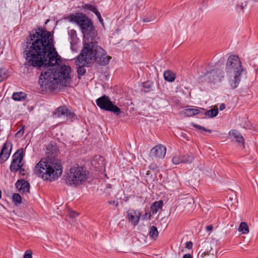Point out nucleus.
<instances>
[{
	"label": "nucleus",
	"instance_id": "6ab92c4d",
	"mask_svg": "<svg viewBox=\"0 0 258 258\" xmlns=\"http://www.w3.org/2000/svg\"><path fill=\"white\" fill-rule=\"evenodd\" d=\"M164 79L169 82H172L175 79V75L170 71H165L163 74Z\"/></svg>",
	"mask_w": 258,
	"mask_h": 258
},
{
	"label": "nucleus",
	"instance_id": "a211bd4d",
	"mask_svg": "<svg viewBox=\"0 0 258 258\" xmlns=\"http://www.w3.org/2000/svg\"><path fill=\"white\" fill-rule=\"evenodd\" d=\"M27 95L23 92H19L14 93L12 95V98L15 101H23L26 99Z\"/></svg>",
	"mask_w": 258,
	"mask_h": 258
},
{
	"label": "nucleus",
	"instance_id": "393cba45",
	"mask_svg": "<svg viewBox=\"0 0 258 258\" xmlns=\"http://www.w3.org/2000/svg\"><path fill=\"white\" fill-rule=\"evenodd\" d=\"M181 158L182 162L186 164L190 163L194 160V157L188 155L181 156Z\"/></svg>",
	"mask_w": 258,
	"mask_h": 258
},
{
	"label": "nucleus",
	"instance_id": "f704fd0d",
	"mask_svg": "<svg viewBox=\"0 0 258 258\" xmlns=\"http://www.w3.org/2000/svg\"><path fill=\"white\" fill-rule=\"evenodd\" d=\"M185 247L188 249H191L192 247V243L191 241H188L185 243Z\"/></svg>",
	"mask_w": 258,
	"mask_h": 258
},
{
	"label": "nucleus",
	"instance_id": "58836bf2",
	"mask_svg": "<svg viewBox=\"0 0 258 258\" xmlns=\"http://www.w3.org/2000/svg\"><path fill=\"white\" fill-rule=\"evenodd\" d=\"M213 229V226L212 225H208L206 227V230L209 231H212Z\"/></svg>",
	"mask_w": 258,
	"mask_h": 258
},
{
	"label": "nucleus",
	"instance_id": "1a4fd4ad",
	"mask_svg": "<svg viewBox=\"0 0 258 258\" xmlns=\"http://www.w3.org/2000/svg\"><path fill=\"white\" fill-rule=\"evenodd\" d=\"M23 159V149L20 148L13 155V160L10 166V171L16 172L20 170L22 172V167L23 166L22 160Z\"/></svg>",
	"mask_w": 258,
	"mask_h": 258
},
{
	"label": "nucleus",
	"instance_id": "e433bc0d",
	"mask_svg": "<svg viewBox=\"0 0 258 258\" xmlns=\"http://www.w3.org/2000/svg\"><path fill=\"white\" fill-rule=\"evenodd\" d=\"M143 87L145 88H150V82H145L143 83Z\"/></svg>",
	"mask_w": 258,
	"mask_h": 258
},
{
	"label": "nucleus",
	"instance_id": "0eeeda50",
	"mask_svg": "<svg viewBox=\"0 0 258 258\" xmlns=\"http://www.w3.org/2000/svg\"><path fill=\"white\" fill-rule=\"evenodd\" d=\"M66 177L67 184L79 185L86 180L87 178V171L82 166L76 165L71 167Z\"/></svg>",
	"mask_w": 258,
	"mask_h": 258
},
{
	"label": "nucleus",
	"instance_id": "4468645a",
	"mask_svg": "<svg viewBox=\"0 0 258 258\" xmlns=\"http://www.w3.org/2000/svg\"><path fill=\"white\" fill-rule=\"evenodd\" d=\"M141 213L134 209H130L127 212V217L128 220L134 226L138 224L141 217Z\"/></svg>",
	"mask_w": 258,
	"mask_h": 258
},
{
	"label": "nucleus",
	"instance_id": "f257e3e1",
	"mask_svg": "<svg viewBox=\"0 0 258 258\" xmlns=\"http://www.w3.org/2000/svg\"><path fill=\"white\" fill-rule=\"evenodd\" d=\"M25 55L26 67L40 69L46 66L53 67L60 62V56L54 47L51 33L45 28H38L27 38Z\"/></svg>",
	"mask_w": 258,
	"mask_h": 258
},
{
	"label": "nucleus",
	"instance_id": "ddd939ff",
	"mask_svg": "<svg viewBox=\"0 0 258 258\" xmlns=\"http://www.w3.org/2000/svg\"><path fill=\"white\" fill-rule=\"evenodd\" d=\"M166 148L165 146L159 144L154 147L150 151V155L152 157L163 158L165 156Z\"/></svg>",
	"mask_w": 258,
	"mask_h": 258
},
{
	"label": "nucleus",
	"instance_id": "b1692460",
	"mask_svg": "<svg viewBox=\"0 0 258 258\" xmlns=\"http://www.w3.org/2000/svg\"><path fill=\"white\" fill-rule=\"evenodd\" d=\"M163 205V202L161 201L155 202L151 207V210H152L153 213H156L159 209L162 208Z\"/></svg>",
	"mask_w": 258,
	"mask_h": 258
},
{
	"label": "nucleus",
	"instance_id": "4c0bfd02",
	"mask_svg": "<svg viewBox=\"0 0 258 258\" xmlns=\"http://www.w3.org/2000/svg\"><path fill=\"white\" fill-rule=\"evenodd\" d=\"M108 203L109 204H112L116 207H117L118 206V203L115 201H108Z\"/></svg>",
	"mask_w": 258,
	"mask_h": 258
},
{
	"label": "nucleus",
	"instance_id": "aec40b11",
	"mask_svg": "<svg viewBox=\"0 0 258 258\" xmlns=\"http://www.w3.org/2000/svg\"><path fill=\"white\" fill-rule=\"evenodd\" d=\"M202 113L210 117H214L217 115L218 110V108L212 109L209 110L202 111Z\"/></svg>",
	"mask_w": 258,
	"mask_h": 258
},
{
	"label": "nucleus",
	"instance_id": "9b49d317",
	"mask_svg": "<svg viewBox=\"0 0 258 258\" xmlns=\"http://www.w3.org/2000/svg\"><path fill=\"white\" fill-rule=\"evenodd\" d=\"M13 145L11 142L7 141L3 145L0 153V163L2 164L10 157Z\"/></svg>",
	"mask_w": 258,
	"mask_h": 258
},
{
	"label": "nucleus",
	"instance_id": "20e7f679",
	"mask_svg": "<svg viewBox=\"0 0 258 258\" xmlns=\"http://www.w3.org/2000/svg\"><path fill=\"white\" fill-rule=\"evenodd\" d=\"M71 67L66 65L58 67L57 69H47L40 75L39 83L45 89H54L58 84L66 86L71 79Z\"/></svg>",
	"mask_w": 258,
	"mask_h": 258
},
{
	"label": "nucleus",
	"instance_id": "a18cd8bd",
	"mask_svg": "<svg viewBox=\"0 0 258 258\" xmlns=\"http://www.w3.org/2000/svg\"><path fill=\"white\" fill-rule=\"evenodd\" d=\"M24 171V169L22 168V172L21 173H22V172Z\"/></svg>",
	"mask_w": 258,
	"mask_h": 258
},
{
	"label": "nucleus",
	"instance_id": "37998d69",
	"mask_svg": "<svg viewBox=\"0 0 258 258\" xmlns=\"http://www.w3.org/2000/svg\"><path fill=\"white\" fill-rule=\"evenodd\" d=\"M96 15V16L97 15H100V13L97 10V8L96 9V10H95L94 12H93Z\"/></svg>",
	"mask_w": 258,
	"mask_h": 258
},
{
	"label": "nucleus",
	"instance_id": "f3484780",
	"mask_svg": "<svg viewBox=\"0 0 258 258\" xmlns=\"http://www.w3.org/2000/svg\"><path fill=\"white\" fill-rule=\"evenodd\" d=\"M204 108H200L199 109L197 108H188L183 110L184 114L186 116H191L192 115H197L198 114L202 113V111H204Z\"/></svg>",
	"mask_w": 258,
	"mask_h": 258
},
{
	"label": "nucleus",
	"instance_id": "79ce46f5",
	"mask_svg": "<svg viewBox=\"0 0 258 258\" xmlns=\"http://www.w3.org/2000/svg\"><path fill=\"white\" fill-rule=\"evenodd\" d=\"M99 21L101 23H103V19L101 18V14H100V15H97V16Z\"/></svg>",
	"mask_w": 258,
	"mask_h": 258
},
{
	"label": "nucleus",
	"instance_id": "412c9836",
	"mask_svg": "<svg viewBox=\"0 0 258 258\" xmlns=\"http://www.w3.org/2000/svg\"><path fill=\"white\" fill-rule=\"evenodd\" d=\"M158 234L157 228L154 226H152L150 228L149 236L153 239H156L158 236Z\"/></svg>",
	"mask_w": 258,
	"mask_h": 258
},
{
	"label": "nucleus",
	"instance_id": "ea45409f",
	"mask_svg": "<svg viewBox=\"0 0 258 258\" xmlns=\"http://www.w3.org/2000/svg\"><path fill=\"white\" fill-rule=\"evenodd\" d=\"M225 108V105L224 103H222L220 105L219 109L220 110H223Z\"/></svg>",
	"mask_w": 258,
	"mask_h": 258
},
{
	"label": "nucleus",
	"instance_id": "7ed1b4c3",
	"mask_svg": "<svg viewBox=\"0 0 258 258\" xmlns=\"http://www.w3.org/2000/svg\"><path fill=\"white\" fill-rule=\"evenodd\" d=\"M111 58L107 56L105 50L97 44L92 42L86 43L76 60L77 73L79 75L83 76L86 72L84 67L86 64L96 61L100 65L106 66Z\"/></svg>",
	"mask_w": 258,
	"mask_h": 258
},
{
	"label": "nucleus",
	"instance_id": "39448f33",
	"mask_svg": "<svg viewBox=\"0 0 258 258\" xmlns=\"http://www.w3.org/2000/svg\"><path fill=\"white\" fill-rule=\"evenodd\" d=\"M70 22L77 23L81 28L84 38L86 41L84 45L86 43H93L97 44L95 38L97 36V31L92 23V21L86 15L81 13L71 14L68 17Z\"/></svg>",
	"mask_w": 258,
	"mask_h": 258
},
{
	"label": "nucleus",
	"instance_id": "2f4dec72",
	"mask_svg": "<svg viewBox=\"0 0 258 258\" xmlns=\"http://www.w3.org/2000/svg\"><path fill=\"white\" fill-rule=\"evenodd\" d=\"M68 215L70 218L74 219L78 215V214L74 211L70 210L68 212Z\"/></svg>",
	"mask_w": 258,
	"mask_h": 258
},
{
	"label": "nucleus",
	"instance_id": "a878e982",
	"mask_svg": "<svg viewBox=\"0 0 258 258\" xmlns=\"http://www.w3.org/2000/svg\"><path fill=\"white\" fill-rule=\"evenodd\" d=\"M13 200L14 202L20 204L22 202V198L19 194H14L13 195Z\"/></svg>",
	"mask_w": 258,
	"mask_h": 258
},
{
	"label": "nucleus",
	"instance_id": "423d86ee",
	"mask_svg": "<svg viewBox=\"0 0 258 258\" xmlns=\"http://www.w3.org/2000/svg\"><path fill=\"white\" fill-rule=\"evenodd\" d=\"M225 71L229 79V83L232 89L239 85L242 74L246 73L237 55H231L227 60Z\"/></svg>",
	"mask_w": 258,
	"mask_h": 258
},
{
	"label": "nucleus",
	"instance_id": "c85d7f7f",
	"mask_svg": "<svg viewBox=\"0 0 258 258\" xmlns=\"http://www.w3.org/2000/svg\"><path fill=\"white\" fill-rule=\"evenodd\" d=\"M240 0H233V3L234 5H236L238 10H241L243 9V3L239 2Z\"/></svg>",
	"mask_w": 258,
	"mask_h": 258
},
{
	"label": "nucleus",
	"instance_id": "2eb2a0df",
	"mask_svg": "<svg viewBox=\"0 0 258 258\" xmlns=\"http://www.w3.org/2000/svg\"><path fill=\"white\" fill-rule=\"evenodd\" d=\"M15 185L16 188L20 192L27 193L29 191V183L23 179L18 180L16 182Z\"/></svg>",
	"mask_w": 258,
	"mask_h": 258
},
{
	"label": "nucleus",
	"instance_id": "473e14b6",
	"mask_svg": "<svg viewBox=\"0 0 258 258\" xmlns=\"http://www.w3.org/2000/svg\"><path fill=\"white\" fill-rule=\"evenodd\" d=\"M25 127L22 125L21 129L16 133V136L18 137H21L24 134Z\"/></svg>",
	"mask_w": 258,
	"mask_h": 258
},
{
	"label": "nucleus",
	"instance_id": "a19ab883",
	"mask_svg": "<svg viewBox=\"0 0 258 258\" xmlns=\"http://www.w3.org/2000/svg\"><path fill=\"white\" fill-rule=\"evenodd\" d=\"M183 258H192V256L190 254L187 253L183 256Z\"/></svg>",
	"mask_w": 258,
	"mask_h": 258
},
{
	"label": "nucleus",
	"instance_id": "f8f14e48",
	"mask_svg": "<svg viewBox=\"0 0 258 258\" xmlns=\"http://www.w3.org/2000/svg\"><path fill=\"white\" fill-rule=\"evenodd\" d=\"M53 115L58 117L66 116L68 118L73 119L75 117L74 112L69 110L66 106H60L58 107L54 112Z\"/></svg>",
	"mask_w": 258,
	"mask_h": 258
},
{
	"label": "nucleus",
	"instance_id": "5701e85b",
	"mask_svg": "<svg viewBox=\"0 0 258 258\" xmlns=\"http://www.w3.org/2000/svg\"><path fill=\"white\" fill-rule=\"evenodd\" d=\"M238 231L242 234H247L249 232V229L245 222H241L238 227Z\"/></svg>",
	"mask_w": 258,
	"mask_h": 258
},
{
	"label": "nucleus",
	"instance_id": "72a5a7b5",
	"mask_svg": "<svg viewBox=\"0 0 258 258\" xmlns=\"http://www.w3.org/2000/svg\"><path fill=\"white\" fill-rule=\"evenodd\" d=\"M32 251L28 250L26 251V252L24 253L23 258H32Z\"/></svg>",
	"mask_w": 258,
	"mask_h": 258
},
{
	"label": "nucleus",
	"instance_id": "dca6fc26",
	"mask_svg": "<svg viewBox=\"0 0 258 258\" xmlns=\"http://www.w3.org/2000/svg\"><path fill=\"white\" fill-rule=\"evenodd\" d=\"M229 135L235 141L242 145L244 143V139L240 133L236 130H231L229 133Z\"/></svg>",
	"mask_w": 258,
	"mask_h": 258
},
{
	"label": "nucleus",
	"instance_id": "9d476101",
	"mask_svg": "<svg viewBox=\"0 0 258 258\" xmlns=\"http://www.w3.org/2000/svg\"><path fill=\"white\" fill-rule=\"evenodd\" d=\"M224 73L220 69L212 70L206 73L203 76V80L208 82L216 83L222 81Z\"/></svg>",
	"mask_w": 258,
	"mask_h": 258
},
{
	"label": "nucleus",
	"instance_id": "f03ea898",
	"mask_svg": "<svg viewBox=\"0 0 258 258\" xmlns=\"http://www.w3.org/2000/svg\"><path fill=\"white\" fill-rule=\"evenodd\" d=\"M57 148L48 145L46 149V157L35 165V173L44 180L52 181L59 177L62 172L61 161L55 157Z\"/></svg>",
	"mask_w": 258,
	"mask_h": 258
},
{
	"label": "nucleus",
	"instance_id": "c03bdc74",
	"mask_svg": "<svg viewBox=\"0 0 258 258\" xmlns=\"http://www.w3.org/2000/svg\"><path fill=\"white\" fill-rule=\"evenodd\" d=\"M255 72L256 73H258V68L255 70Z\"/></svg>",
	"mask_w": 258,
	"mask_h": 258
},
{
	"label": "nucleus",
	"instance_id": "7c9ffc66",
	"mask_svg": "<svg viewBox=\"0 0 258 258\" xmlns=\"http://www.w3.org/2000/svg\"><path fill=\"white\" fill-rule=\"evenodd\" d=\"M194 127H195L198 130H202V131H204L205 132H209L210 133H212V131L211 130H208V129L206 128L205 127H204V126H201L200 125L194 124Z\"/></svg>",
	"mask_w": 258,
	"mask_h": 258
},
{
	"label": "nucleus",
	"instance_id": "cd10ccee",
	"mask_svg": "<svg viewBox=\"0 0 258 258\" xmlns=\"http://www.w3.org/2000/svg\"><path fill=\"white\" fill-rule=\"evenodd\" d=\"M172 162L174 164H178L180 163H183L181 156H174L172 160Z\"/></svg>",
	"mask_w": 258,
	"mask_h": 258
},
{
	"label": "nucleus",
	"instance_id": "4be33fe9",
	"mask_svg": "<svg viewBox=\"0 0 258 258\" xmlns=\"http://www.w3.org/2000/svg\"><path fill=\"white\" fill-rule=\"evenodd\" d=\"M9 76L8 71L6 69L0 68V82L7 79Z\"/></svg>",
	"mask_w": 258,
	"mask_h": 258
},
{
	"label": "nucleus",
	"instance_id": "c756f323",
	"mask_svg": "<svg viewBox=\"0 0 258 258\" xmlns=\"http://www.w3.org/2000/svg\"><path fill=\"white\" fill-rule=\"evenodd\" d=\"M201 257L202 258H216L213 254L206 252H202L201 254Z\"/></svg>",
	"mask_w": 258,
	"mask_h": 258
},
{
	"label": "nucleus",
	"instance_id": "6e6552de",
	"mask_svg": "<svg viewBox=\"0 0 258 258\" xmlns=\"http://www.w3.org/2000/svg\"><path fill=\"white\" fill-rule=\"evenodd\" d=\"M96 102L101 109L113 112L116 115H119L121 112L120 109L114 105L109 97L106 95L98 98Z\"/></svg>",
	"mask_w": 258,
	"mask_h": 258
},
{
	"label": "nucleus",
	"instance_id": "c9c22d12",
	"mask_svg": "<svg viewBox=\"0 0 258 258\" xmlns=\"http://www.w3.org/2000/svg\"><path fill=\"white\" fill-rule=\"evenodd\" d=\"M181 137H182L183 139H184L185 140H186L187 141L189 140L188 136L185 133H181Z\"/></svg>",
	"mask_w": 258,
	"mask_h": 258
},
{
	"label": "nucleus",
	"instance_id": "bb28decb",
	"mask_svg": "<svg viewBox=\"0 0 258 258\" xmlns=\"http://www.w3.org/2000/svg\"><path fill=\"white\" fill-rule=\"evenodd\" d=\"M82 7L85 9H87L92 12H94L96 9V6L91 4H84L83 5Z\"/></svg>",
	"mask_w": 258,
	"mask_h": 258
}]
</instances>
